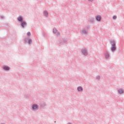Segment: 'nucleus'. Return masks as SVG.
Here are the masks:
<instances>
[{
  "mask_svg": "<svg viewBox=\"0 0 124 124\" xmlns=\"http://www.w3.org/2000/svg\"><path fill=\"white\" fill-rule=\"evenodd\" d=\"M111 51H115L116 50V46H113L111 48Z\"/></svg>",
  "mask_w": 124,
  "mask_h": 124,
  "instance_id": "nucleus-8",
  "label": "nucleus"
},
{
  "mask_svg": "<svg viewBox=\"0 0 124 124\" xmlns=\"http://www.w3.org/2000/svg\"><path fill=\"white\" fill-rule=\"evenodd\" d=\"M113 19H117V16H113Z\"/></svg>",
  "mask_w": 124,
  "mask_h": 124,
  "instance_id": "nucleus-13",
  "label": "nucleus"
},
{
  "mask_svg": "<svg viewBox=\"0 0 124 124\" xmlns=\"http://www.w3.org/2000/svg\"><path fill=\"white\" fill-rule=\"evenodd\" d=\"M111 44L112 46H116V43L115 42V41H111Z\"/></svg>",
  "mask_w": 124,
  "mask_h": 124,
  "instance_id": "nucleus-5",
  "label": "nucleus"
},
{
  "mask_svg": "<svg viewBox=\"0 0 124 124\" xmlns=\"http://www.w3.org/2000/svg\"><path fill=\"white\" fill-rule=\"evenodd\" d=\"M21 23V26L23 28H24L26 26V25H27V23H26V22L24 21H22Z\"/></svg>",
  "mask_w": 124,
  "mask_h": 124,
  "instance_id": "nucleus-2",
  "label": "nucleus"
},
{
  "mask_svg": "<svg viewBox=\"0 0 124 124\" xmlns=\"http://www.w3.org/2000/svg\"><path fill=\"white\" fill-rule=\"evenodd\" d=\"M28 43H29L30 44H31V40H29V42H28Z\"/></svg>",
  "mask_w": 124,
  "mask_h": 124,
  "instance_id": "nucleus-14",
  "label": "nucleus"
},
{
  "mask_svg": "<svg viewBox=\"0 0 124 124\" xmlns=\"http://www.w3.org/2000/svg\"><path fill=\"white\" fill-rule=\"evenodd\" d=\"M82 53H83V54H84V55H86L87 50H86L85 49H83L82 50Z\"/></svg>",
  "mask_w": 124,
  "mask_h": 124,
  "instance_id": "nucleus-9",
  "label": "nucleus"
},
{
  "mask_svg": "<svg viewBox=\"0 0 124 124\" xmlns=\"http://www.w3.org/2000/svg\"><path fill=\"white\" fill-rule=\"evenodd\" d=\"M97 21H100L101 20V16H96Z\"/></svg>",
  "mask_w": 124,
  "mask_h": 124,
  "instance_id": "nucleus-3",
  "label": "nucleus"
},
{
  "mask_svg": "<svg viewBox=\"0 0 124 124\" xmlns=\"http://www.w3.org/2000/svg\"><path fill=\"white\" fill-rule=\"evenodd\" d=\"M17 19L19 21V22H21L22 21H23V17L22 16H18Z\"/></svg>",
  "mask_w": 124,
  "mask_h": 124,
  "instance_id": "nucleus-6",
  "label": "nucleus"
},
{
  "mask_svg": "<svg viewBox=\"0 0 124 124\" xmlns=\"http://www.w3.org/2000/svg\"><path fill=\"white\" fill-rule=\"evenodd\" d=\"M118 92L120 93H124V90H122V89H119L118 90Z\"/></svg>",
  "mask_w": 124,
  "mask_h": 124,
  "instance_id": "nucleus-10",
  "label": "nucleus"
},
{
  "mask_svg": "<svg viewBox=\"0 0 124 124\" xmlns=\"http://www.w3.org/2000/svg\"><path fill=\"white\" fill-rule=\"evenodd\" d=\"M105 58L106 59H108L109 58V53H106L105 55Z\"/></svg>",
  "mask_w": 124,
  "mask_h": 124,
  "instance_id": "nucleus-12",
  "label": "nucleus"
},
{
  "mask_svg": "<svg viewBox=\"0 0 124 124\" xmlns=\"http://www.w3.org/2000/svg\"><path fill=\"white\" fill-rule=\"evenodd\" d=\"M3 69L5 70H9V67L8 66H4L3 67Z\"/></svg>",
  "mask_w": 124,
  "mask_h": 124,
  "instance_id": "nucleus-7",
  "label": "nucleus"
},
{
  "mask_svg": "<svg viewBox=\"0 0 124 124\" xmlns=\"http://www.w3.org/2000/svg\"><path fill=\"white\" fill-rule=\"evenodd\" d=\"M32 108H33V110H37V109H38V106H37L36 105H33Z\"/></svg>",
  "mask_w": 124,
  "mask_h": 124,
  "instance_id": "nucleus-1",
  "label": "nucleus"
},
{
  "mask_svg": "<svg viewBox=\"0 0 124 124\" xmlns=\"http://www.w3.org/2000/svg\"><path fill=\"white\" fill-rule=\"evenodd\" d=\"M53 32H55V33L57 32V30H53Z\"/></svg>",
  "mask_w": 124,
  "mask_h": 124,
  "instance_id": "nucleus-16",
  "label": "nucleus"
},
{
  "mask_svg": "<svg viewBox=\"0 0 124 124\" xmlns=\"http://www.w3.org/2000/svg\"><path fill=\"white\" fill-rule=\"evenodd\" d=\"M27 35H28V36H30V35H31V33L30 32H28L27 33Z\"/></svg>",
  "mask_w": 124,
  "mask_h": 124,
  "instance_id": "nucleus-15",
  "label": "nucleus"
},
{
  "mask_svg": "<svg viewBox=\"0 0 124 124\" xmlns=\"http://www.w3.org/2000/svg\"><path fill=\"white\" fill-rule=\"evenodd\" d=\"M44 15L45 16H48V12L47 11H45L44 12Z\"/></svg>",
  "mask_w": 124,
  "mask_h": 124,
  "instance_id": "nucleus-11",
  "label": "nucleus"
},
{
  "mask_svg": "<svg viewBox=\"0 0 124 124\" xmlns=\"http://www.w3.org/2000/svg\"><path fill=\"white\" fill-rule=\"evenodd\" d=\"M78 92H82V91H83V88H82L81 86L78 87Z\"/></svg>",
  "mask_w": 124,
  "mask_h": 124,
  "instance_id": "nucleus-4",
  "label": "nucleus"
},
{
  "mask_svg": "<svg viewBox=\"0 0 124 124\" xmlns=\"http://www.w3.org/2000/svg\"><path fill=\"white\" fill-rule=\"evenodd\" d=\"M89 1H93V0H88Z\"/></svg>",
  "mask_w": 124,
  "mask_h": 124,
  "instance_id": "nucleus-17",
  "label": "nucleus"
}]
</instances>
